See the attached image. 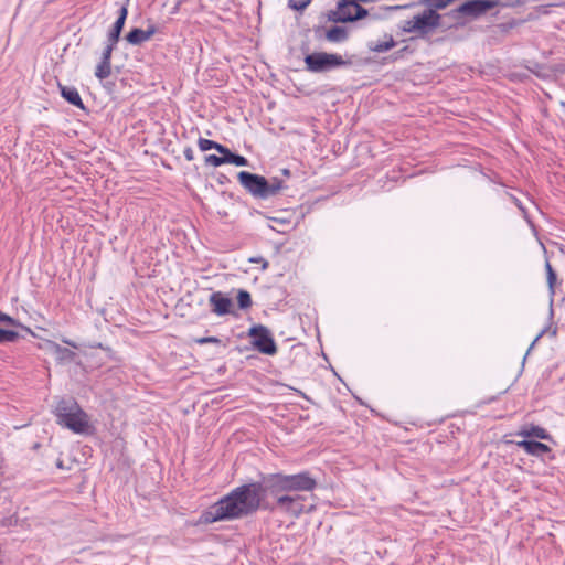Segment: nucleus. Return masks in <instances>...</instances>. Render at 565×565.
I'll use <instances>...</instances> for the list:
<instances>
[{
    "mask_svg": "<svg viewBox=\"0 0 565 565\" xmlns=\"http://www.w3.org/2000/svg\"><path fill=\"white\" fill-rule=\"evenodd\" d=\"M264 483L250 482L233 489L214 504L210 505L200 516V523L212 524L225 520H237L257 512L266 497L291 492H312L317 480L308 471L296 475L271 473Z\"/></svg>",
    "mask_w": 565,
    "mask_h": 565,
    "instance_id": "1",
    "label": "nucleus"
},
{
    "mask_svg": "<svg viewBox=\"0 0 565 565\" xmlns=\"http://www.w3.org/2000/svg\"><path fill=\"white\" fill-rule=\"evenodd\" d=\"M53 413L60 426L75 434L89 435L94 431L89 415L74 399H61Z\"/></svg>",
    "mask_w": 565,
    "mask_h": 565,
    "instance_id": "2",
    "label": "nucleus"
},
{
    "mask_svg": "<svg viewBox=\"0 0 565 565\" xmlns=\"http://www.w3.org/2000/svg\"><path fill=\"white\" fill-rule=\"evenodd\" d=\"M276 498L277 509L294 519H298L303 513H310L316 509L315 504H310L308 508L305 504L306 497L301 494H286L280 493L274 495Z\"/></svg>",
    "mask_w": 565,
    "mask_h": 565,
    "instance_id": "3",
    "label": "nucleus"
},
{
    "mask_svg": "<svg viewBox=\"0 0 565 565\" xmlns=\"http://www.w3.org/2000/svg\"><path fill=\"white\" fill-rule=\"evenodd\" d=\"M440 23V15L435 10H425L403 22L402 30L405 33L426 34L436 29Z\"/></svg>",
    "mask_w": 565,
    "mask_h": 565,
    "instance_id": "4",
    "label": "nucleus"
},
{
    "mask_svg": "<svg viewBox=\"0 0 565 565\" xmlns=\"http://www.w3.org/2000/svg\"><path fill=\"white\" fill-rule=\"evenodd\" d=\"M237 178L239 183L254 196L267 198L277 193V188L269 190V182L262 175L241 171Z\"/></svg>",
    "mask_w": 565,
    "mask_h": 565,
    "instance_id": "5",
    "label": "nucleus"
},
{
    "mask_svg": "<svg viewBox=\"0 0 565 565\" xmlns=\"http://www.w3.org/2000/svg\"><path fill=\"white\" fill-rule=\"evenodd\" d=\"M253 347L260 353L273 355L277 352V345L270 331L263 324L253 326L248 330Z\"/></svg>",
    "mask_w": 565,
    "mask_h": 565,
    "instance_id": "6",
    "label": "nucleus"
},
{
    "mask_svg": "<svg viewBox=\"0 0 565 565\" xmlns=\"http://www.w3.org/2000/svg\"><path fill=\"white\" fill-rule=\"evenodd\" d=\"M305 63L308 71L317 73L344 65L345 61L338 54L313 53L305 57Z\"/></svg>",
    "mask_w": 565,
    "mask_h": 565,
    "instance_id": "7",
    "label": "nucleus"
},
{
    "mask_svg": "<svg viewBox=\"0 0 565 565\" xmlns=\"http://www.w3.org/2000/svg\"><path fill=\"white\" fill-rule=\"evenodd\" d=\"M499 4L497 0H469L457 8L461 15L478 18Z\"/></svg>",
    "mask_w": 565,
    "mask_h": 565,
    "instance_id": "8",
    "label": "nucleus"
},
{
    "mask_svg": "<svg viewBox=\"0 0 565 565\" xmlns=\"http://www.w3.org/2000/svg\"><path fill=\"white\" fill-rule=\"evenodd\" d=\"M209 302L211 306L212 311L217 316H225L231 313L233 302L230 297L224 295L221 291L213 292L210 298Z\"/></svg>",
    "mask_w": 565,
    "mask_h": 565,
    "instance_id": "9",
    "label": "nucleus"
},
{
    "mask_svg": "<svg viewBox=\"0 0 565 565\" xmlns=\"http://www.w3.org/2000/svg\"><path fill=\"white\" fill-rule=\"evenodd\" d=\"M157 31L158 30L153 24H150L146 30L135 28L127 33L126 41L132 45H140L141 43L150 40Z\"/></svg>",
    "mask_w": 565,
    "mask_h": 565,
    "instance_id": "10",
    "label": "nucleus"
},
{
    "mask_svg": "<svg viewBox=\"0 0 565 565\" xmlns=\"http://www.w3.org/2000/svg\"><path fill=\"white\" fill-rule=\"evenodd\" d=\"M516 446L531 456H542L551 451V448L546 444L535 440H520L516 441Z\"/></svg>",
    "mask_w": 565,
    "mask_h": 565,
    "instance_id": "11",
    "label": "nucleus"
},
{
    "mask_svg": "<svg viewBox=\"0 0 565 565\" xmlns=\"http://www.w3.org/2000/svg\"><path fill=\"white\" fill-rule=\"evenodd\" d=\"M127 15L128 9L126 6H122L119 11V17L117 18L116 22L114 23L111 30L108 33V42H111L113 44L118 43Z\"/></svg>",
    "mask_w": 565,
    "mask_h": 565,
    "instance_id": "12",
    "label": "nucleus"
},
{
    "mask_svg": "<svg viewBox=\"0 0 565 565\" xmlns=\"http://www.w3.org/2000/svg\"><path fill=\"white\" fill-rule=\"evenodd\" d=\"M57 86H58L62 97L65 100H67L70 104H72L81 109L85 108L82 97L76 87L65 86V85H62L61 83H58Z\"/></svg>",
    "mask_w": 565,
    "mask_h": 565,
    "instance_id": "13",
    "label": "nucleus"
},
{
    "mask_svg": "<svg viewBox=\"0 0 565 565\" xmlns=\"http://www.w3.org/2000/svg\"><path fill=\"white\" fill-rule=\"evenodd\" d=\"M516 435L524 438L535 437L544 440L551 439V435L547 433V430L536 425H525L521 427Z\"/></svg>",
    "mask_w": 565,
    "mask_h": 565,
    "instance_id": "14",
    "label": "nucleus"
},
{
    "mask_svg": "<svg viewBox=\"0 0 565 565\" xmlns=\"http://www.w3.org/2000/svg\"><path fill=\"white\" fill-rule=\"evenodd\" d=\"M396 43L393 36L391 34H385L383 40L370 43L369 49L375 53H384L393 49Z\"/></svg>",
    "mask_w": 565,
    "mask_h": 565,
    "instance_id": "15",
    "label": "nucleus"
},
{
    "mask_svg": "<svg viewBox=\"0 0 565 565\" xmlns=\"http://www.w3.org/2000/svg\"><path fill=\"white\" fill-rule=\"evenodd\" d=\"M326 38L330 42H335V43L342 42V41L347 40L348 32L345 29H343L341 26H332L331 29H329L327 31Z\"/></svg>",
    "mask_w": 565,
    "mask_h": 565,
    "instance_id": "16",
    "label": "nucleus"
},
{
    "mask_svg": "<svg viewBox=\"0 0 565 565\" xmlns=\"http://www.w3.org/2000/svg\"><path fill=\"white\" fill-rule=\"evenodd\" d=\"M198 146L201 151H207L210 149H215L221 154H222V152H227V148L224 147L223 145L217 143L210 139H205V138H200L198 140Z\"/></svg>",
    "mask_w": 565,
    "mask_h": 565,
    "instance_id": "17",
    "label": "nucleus"
},
{
    "mask_svg": "<svg viewBox=\"0 0 565 565\" xmlns=\"http://www.w3.org/2000/svg\"><path fill=\"white\" fill-rule=\"evenodd\" d=\"M111 74V62L100 61L95 68V76L99 81L108 78Z\"/></svg>",
    "mask_w": 565,
    "mask_h": 565,
    "instance_id": "18",
    "label": "nucleus"
},
{
    "mask_svg": "<svg viewBox=\"0 0 565 565\" xmlns=\"http://www.w3.org/2000/svg\"><path fill=\"white\" fill-rule=\"evenodd\" d=\"M222 154L226 156V163H232L237 167H245L248 164V161L245 157L231 152L228 148L227 152H222Z\"/></svg>",
    "mask_w": 565,
    "mask_h": 565,
    "instance_id": "19",
    "label": "nucleus"
},
{
    "mask_svg": "<svg viewBox=\"0 0 565 565\" xmlns=\"http://www.w3.org/2000/svg\"><path fill=\"white\" fill-rule=\"evenodd\" d=\"M237 303L241 309H248L253 303L250 294L246 290H239L237 294Z\"/></svg>",
    "mask_w": 565,
    "mask_h": 565,
    "instance_id": "20",
    "label": "nucleus"
},
{
    "mask_svg": "<svg viewBox=\"0 0 565 565\" xmlns=\"http://www.w3.org/2000/svg\"><path fill=\"white\" fill-rule=\"evenodd\" d=\"M46 344L49 345V348H51L52 350H54L55 353H58L63 356H73L74 353L72 351H70L68 349L66 348H63L61 347L60 344H57L56 342H53L51 340H47L46 341Z\"/></svg>",
    "mask_w": 565,
    "mask_h": 565,
    "instance_id": "21",
    "label": "nucleus"
},
{
    "mask_svg": "<svg viewBox=\"0 0 565 565\" xmlns=\"http://www.w3.org/2000/svg\"><path fill=\"white\" fill-rule=\"evenodd\" d=\"M205 163L212 167H220L226 163V156L222 154V157L215 154H209L205 157Z\"/></svg>",
    "mask_w": 565,
    "mask_h": 565,
    "instance_id": "22",
    "label": "nucleus"
},
{
    "mask_svg": "<svg viewBox=\"0 0 565 565\" xmlns=\"http://www.w3.org/2000/svg\"><path fill=\"white\" fill-rule=\"evenodd\" d=\"M18 337L19 334L15 331L0 329V343L13 342Z\"/></svg>",
    "mask_w": 565,
    "mask_h": 565,
    "instance_id": "23",
    "label": "nucleus"
},
{
    "mask_svg": "<svg viewBox=\"0 0 565 565\" xmlns=\"http://www.w3.org/2000/svg\"><path fill=\"white\" fill-rule=\"evenodd\" d=\"M311 0H288V4L291 9L297 11L305 10L309 4Z\"/></svg>",
    "mask_w": 565,
    "mask_h": 565,
    "instance_id": "24",
    "label": "nucleus"
},
{
    "mask_svg": "<svg viewBox=\"0 0 565 565\" xmlns=\"http://www.w3.org/2000/svg\"><path fill=\"white\" fill-rule=\"evenodd\" d=\"M194 342L198 344H220L221 340L216 337H202L194 339Z\"/></svg>",
    "mask_w": 565,
    "mask_h": 565,
    "instance_id": "25",
    "label": "nucleus"
},
{
    "mask_svg": "<svg viewBox=\"0 0 565 565\" xmlns=\"http://www.w3.org/2000/svg\"><path fill=\"white\" fill-rule=\"evenodd\" d=\"M115 46H116V44L108 42L107 46L103 51L102 61L111 62V54H113Z\"/></svg>",
    "mask_w": 565,
    "mask_h": 565,
    "instance_id": "26",
    "label": "nucleus"
},
{
    "mask_svg": "<svg viewBox=\"0 0 565 565\" xmlns=\"http://www.w3.org/2000/svg\"><path fill=\"white\" fill-rule=\"evenodd\" d=\"M431 7H434L435 9H444L446 8L448 4H450L451 2H454V0H426Z\"/></svg>",
    "mask_w": 565,
    "mask_h": 565,
    "instance_id": "27",
    "label": "nucleus"
},
{
    "mask_svg": "<svg viewBox=\"0 0 565 565\" xmlns=\"http://www.w3.org/2000/svg\"><path fill=\"white\" fill-rule=\"evenodd\" d=\"M546 270H547V281H548L550 288L553 289L554 284L556 281V274L554 273L550 263L546 264Z\"/></svg>",
    "mask_w": 565,
    "mask_h": 565,
    "instance_id": "28",
    "label": "nucleus"
},
{
    "mask_svg": "<svg viewBox=\"0 0 565 565\" xmlns=\"http://www.w3.org/2000/svg\"><path fill=\"white\" fill-rule=\"evenodd\" d=\"M0 322H7L9 324H12V326H17V321L11 318L10 316H8L7 313L0 311Z\"/></svg>",
    "mask_w": 565,
    "mask_h": 565,
    "instance_id": "29",
    "label": "nucleus"
},
{
    "mask_svg": "<svg viewBox=\"0 0 565 565\" xmlns=\"http://www.w3.org/2000/svg\"><path fill=\"white\" fill-rule=\"evenodd\" d=\"M249 262H250V263H257V264L259 263V264H262V268H263L264 270H265V269H267V268H268V265H269V264H268V262H267L266 259L262 258V257H252V258L249 259Z\"/></svg>",
    "mask_w": 565,
    "mask_h": 565,
    "instance_id": "30",
    "label": "nucleus"
},
{
    "mask_svg": "<svg viewBox=\"0 0 565 565\" xmlns=\"http://www.w3.org/2000/svg\"><path fill=\"white\" fill-rule=\"evenodd\" d=\"M183 156L184 158L188 160V161H193L194 160V151L191 147H186L184 150H183Z\"/></svg>",
    "mask_w": 565,
    "mask_h": 565,
    "instance_id": "31",
    "label": "nucleus"
},
{
    "mask_svg": "<svg viewBox=\"0 0 565 565\" xmlns=\"http://www.w3.org/2000/svg\"><path fill=\"white\" fill-rule=\"evenodd\" d=\"M277 188V193L282 189L281 181L274 180L271 183H269V190H274Z\"/></svg>",
    "mask_w": 565,
    "mask_h": 565,
    "instance_id": "32",
    "label": "nucleus"
},
{
    "mask_svg": "<svg viewBox=\"0 0 565 565\" xmlns=\"http://www.w3.org/2000/svg\"><path fill=\"white\" fill-rule=\"evenodd\" d=\"M63 342H64V343H66V344L72 345V347H74V348H77V345H76L75 343H72V342H70V341H67V340H63Z\"/></svg>",
    "mask_w": 565,
    "mask_h": 565,
    "instance_id": "33",
    "label": "nucleus"
},
{
    "mask_svg": "<svg viewBox=\"0 0 565 565\" xmlns=\"http://www.w3.org/2000/svg\"><path fill=\"white\" fill-rule=\"evenodd\" d=\"M25 330L33 337H35V333L30 329V328H25Z\"/></svg>",
    "mask_w": 565,
    "mask_h": 565,
    "instance_id": "34",
    "label": "nucleus"
}]
</instances>
